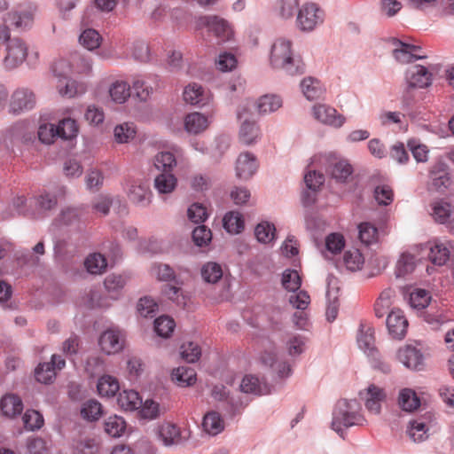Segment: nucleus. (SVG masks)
<instances>
[{
  "label": "nucleus",
  "instance_id": "obj_33",
  "mask_svg": "<svg viewBox=\"0 0 454 454\" xmlns=\"http://www.w3.org/2000/svg\"><path fill=\"white\" fill-rule=\"evenodd\" d=\"M155 190L160 194H169L177 186V178L174 173H159L153 180Z\"/></svg>",
  "mask_w": 454,
  "mask_h": 454
},
{
  "label": "nucleus",
  "instance_id": "obj_15",
  "mask_svg": "<svg viewBox=\"0 0 454 454\" xmlns=\"http://www.w3.org/2000/svg\"><path fill=\"white\" fill-rule=\"evenodd\" d=\"M405 80L410 88H427L432 84V73L424 66L413 65L407 68Z\"/></svg>",
  "mask_w": 454,
  "mask_h": 454
},
{
  "label": "nucleus",
  "instance_id": "obj_60",
  "mask_svg": "<svg viewBox=\"0 0 454 454\" xmlns=\"http://www.w3.org/2000/svg\"><path fill=\"white\" fill-rule=\"evenodd\" d=\"M37 136L43 144L51 145L59 137L58 126L52 123H42L38 128Z\"/></svg>",
  "mask_w": 454,
  "mask_h": 454
},
{
  "label": "nucleus",
  "instance_id": "obj_24",
  "mask_svg": "<svg viewBox=\"0 0 454 454\" xmlns=\"http://www.w3.org/2000/svg\"><path fill=\"white\" fill-rule=\"evenodd\" d=\"M184 100L192 106H203L209 100V93L198 83L188 84L183 93Z\"/></svg>",
  "mask_w": 454,
  "mask_h": 454
},
{
  "label": "nucleus",
  "instance_id": "obj_49",
  "mask_svg": "<svg viewBox=\"0 0 454 454\" xmlns=\"http://www.w3.org/2000/svg\"><path fill=\"white\" fill-rule=\"evenodd\" d=\"M59 137L68 140L77 137L79 127L74 119L64 118L58 124Z\"/></svg>",
  "mask_w": 454,
  "mask_h": 454
},
{
  "label": "nucleus",
  "instance_id": "obj_1",
  "mask_svg": "<svg viewBox=\"0 0 454 454\" xmlns=\"http://www.w3.org/2000/svg\"><path fill=\"white\" fill-rule=\"evenodd\" d=\"M368 424L362 411L360 403L356 399L339 400L333 411L331 428L341 438L352 427H364Z\"/></svg>",
  "mask_w": 454,
  "mask_h": 454
},
{
  "label": "nucleus",
  "instance_id": "obj_52",
  "mask_svg": "<svg viewBox=\"0 0 454 454\" xmlns=\"http://www.w3.org/2000/svg\"><path fill=\"white\" fill-rule=\"evenodd\" d=\"M136 127L133 123L124 122L117 125L114 130V139L117 143H128L135 137Z\"/></svg>",
  "mask_w": 454,
  "mask_h": 454
},
{
  "label": "nucleus",
  "instance_id": "obj_8",
  "mask_svg": "<svg viewBox=\"0 0 454 454\" xmlns=\"http://www.w3.org/2000/svg\"><path fill=\"white\" fill-rule=\"evenodd\" d=\"M396 359L407 369L423 371L426 367V356L422 350L412 345L400 348L396 352Z\"/></svg>",
  "mask_w": 454,
  "mask_h": 454
},
{
  "label": "nucleus",
  "instance_id": "obj_30",
  "mask_svg": "<svg viewBox=\"0 0 454 454\" xmlns=\"http://www.w3.org/2000/svg\"><path fill=\"white\" fill-rule=\"evenodd\" d=\"M176 165V158L169 151L159 152L153 157V167L159 173H173Z\"/></svg>",
  "mask_w": 454,
  "mask_h": 454
},
{
  "label": "nucleus",
  "instance_id": "obj_61",
  "mask_svg": "<svg viewBox=\"0 0 454 454\" xmlns=\"http://www.w3.org/2000/svg\"><path fill=\"white\" fill-rule=\"evenodd\" d=\"M81 414L83 419L94 421L100 418L102 414V406L96 400H89L83 403L81 410Z\"/></svg>",
  "mask_w": 454,
  "mask_h": 454
},
{
  "label": "nucleus",
  "instance_id": "obj_5",
  "mask_svg": "<svg viewBox=\"0 0 454 454\" xmlns=\"http://www.w3.org/2000/svg\"><path fill=\"white\" fill-rule=\"evenodd\" d=\"M249 104L240 106L238 111V117L243 121L239 128V141L245 145H253L261 139V129L255 121L247 120V111Z\"/></svg>",
  "mask_w": 454,
  "mask_h": 454
},
{
  "label": "nucleus",
  "instance_id": "obj_6",
  "mask_svg": "<svg viewBox=\"0 0 454 454\" xmlns=\"http://www.w3.org/2000/svg\"><path fill=\"white\" fill-rule=\"evenodd\" d=\"M311 115L319 123L333 129H340L346 122L345 116L327 104H315L311 107Z\"/></svg>",
  "mask_w": 454,
  "mask_h": 454
},
{
  "label": "nucleus",
  "instance_id": "obj_56",
  "mask_svg": "<svg viewBox=\"0 0 454 454\" xmlns=\"http://www.w3.org/2000/svg\"><path fill=\"white\" fill-rule=\"evenodd\" d=\"M101 36L98 31L92 28H88L82 31L80 35V43L89 51H93L99 47L101 43Z\"/></svg>",
  "mask_w": 454,
  "mask_h": 454
},
{
  "label": "nucleus",
  "instance_id": "obj_4",
  "mask_svg": "<svg viewBox=\"0 0 454 454\" xmlns=\"http://www.w3.org/2000/svg\"><path fill=\"white\" fill-rule=\"evenodd\" d=\"M157 436L165 447L173 448L184 445L190 438V432L174 423L165 421L159 425Z\"/></svg>",
  "mask_w": 454,
  "mask_h": 454
},
{
  "label": "nucleus",
  "instance_id": "obj_21",
  "mask_svg": "<svg viewBox=\"0 0 454 454\" xmlns=\"http://www.w3.org/2000/svg\"><path fill=\"white\" fill-rule=\"evenodd\" d=\"M211 121L203 114L193 112L184 119V130L190 135H199L207 129Z\"/></svg>",
  "mask_w": 454,
  "mask_h": 454
},
{
  "label": "nucleus",
  "instance_id": "obj_57",
  "mask_svg": "<svg viewBox=\"0 0 454 454\" xmlns=\"http://www.w3.org/2000/svg\"><path fill=\"white\" fill-rule=\"evenodd\" d=\"M175 326V321L168 316L159 317L154 321V331L162 338H168L173 333Z\"/></svg>",
  "mask_w": 454,
  "mask_h": 454
},
{
  "label": "nucleus",
  "instance_id": "obj_13",
  "mask_svg": "<svg viewBox=\"0 0 454 454\" xmlns=\"http://www.w3.org/2000/svg\"><path fill=\"white\" fill-rule=\"evenodd\" d=\"M259 162L256 156L250 152L241 153L235 162V175L237 178L247 181L257 172Z\"/></svg>",
  "mask_w": 454,
  "mask_h": 454
},
{
  "label": "nucleus",
  "instance_id": "obj_62",
  "mask_svg": "<svg viewBox=\"0 0 454 454\" xmlns=\"http://www.w3.org/2000/svg\"><path fill=\"white\" fill-rule=\"evenodd\" d=\"M153 274L161 281H175L177 285H183V281L176 278L174 270L168 264H156L153 267Z\"/></svg>",
  "mask_w": 454,
  "mask_h": 454
},
{
  "label": "nucleus",
  "instance_id": "obj_48",
  "mask_svg": "<svg viewBox=\"0 0 454 454\" xmlns=\"http://www.w3.org/2000/svg\"><path fill=\"white\" fill-rule=\"evenodd\" d=\"M359 239L366 246L375 244L379 240L378 229L371 223H362L358 225Z\"/></svg>",
  "mask_w": 454,
  "mask_h": 454
},
{
  "label": "nucleus",
  "instance_id": "obj_50",
  "mask_svg": "<svg viewBox=\"0 0 454 454\" xmlns=\"http://www.w3.org/2000/svg\"><path fill=\"white\" fill-rule=\"evenodd\" d=\"M343 263L347 270L356 271L362 269L364 258L358 249H350L345 252Z\"/></svg>",
  "mask_w": 454,
  "mask_h": 454
},
{
  "label": "nucleus",
  "instance_id": "obj_39",
  "mask_svg": "<svg viewBox=\"0 0 454 454\" xmlns=\"http://www.w3.org/2000/svg\"><path fill=\"white\" fill-rule=\"evenodd\" d=\"M202 427L208 434L216 435L224 429V421L218 412L212 411L204 416Z\"/></svg>",
  "mask_w": 454,
  "mask_h": 454
},
{
  "label": "nucleus",
  "instance_id": "obj_22",
  "mask_svg": "<svg viewBox=\"0 0 454 454\" xmlns=\"http://www.w3.org/2000/svg\"><path fill=\"white\" fill-rule=\"evenodd\" d=\"M386 399L385 391L375 385H370L366 389L364 405L367 411L374 415H379L381 411L382 403Z\"/></svg>",
  "mask_w": 454,
  "mask_h": 454
},
{
  "label": "nucleus",
  "instance_id": "obj_9",
  "mask_svg": "<svg viewBox=\"0 0 454 454\" xmlns=\"http://www.w3.org/2000/svg\"><path fill=\"white\" fill-rule=\"evenodd\" d=\"M434 418L432 412L427 411L419 417L411 419L407 427V434L414 442H421L428 438L433 427Z\"/></svg>",
  "mask_w": 454,
  "mask_h": 454
},
{
  "label": "nucleus",
  "instance_id": "obj_35",
  "mask_svg": "<svg viewBox=\"0 0 454 454\" xmlns=\"http://www.w3.org/2000/svg\"><path fill=\"white\" fill-rule=\"evenodd\" d=\"M0 410L4 416L12 418L21 413L23 403L19 396L6 395L0 400Z\"/></svg>",
  "mask_w": 454,
  "mask_h": 454
},
{
  "label": "nucleus",
  "instance_id": "obj_63",
  "mask_svg": "<svg viewBox=\"0 0 454 454\" xmlns=\"http://www.w3.org/2000/svg\"><path fill=\"white\" fill-rule=\"evenodd\" d=\"M35 375L37 381L49 384L56 376L55 368L51 363L40 364L35 369Z\"/></svg>",
  "mask_w": 454,
  "mask_h": 454
},
{
  "label": "nucleus",
  "instance_id": "obj_20",
  "mask_svg": "<svg viewBox=\"0 0 454 454\" xmlns=\"http://www.w3.org/2000/svg\"><path fill=\"white\" fill-rule=\"evenodd\" d=\"M128 197L135 205L145 207L152 201V192L149 186L144 183H133L127 191Z\"/></svg>",
  "mask_w": 454,
  "mask_h": 454
},
{
  "label": "nucleus",
  "instance_id": "obj_36",
  "mask_svg": "<svg viewBox=\"0 0 454 454\" xmlns=\"http://www.w3.org/2000/svg\"><path fill=\"white\" fill-rule=\"evenodd\" d=\"M56 88L59 95L69 98L82 94L85 91V87L82 83L77 82L70 77L57 81Z\"/></svg>",
  "mask_w": 454,
  "mask_h": 454
},
{
  "label": "nucleus",
  "instance_id": "obj_47",
  "mask_svg": "<svg viewBox=\"0 0 454 454\" xmlns=\"http://www.w3.org/2000/svg\"><path fill=\"white\" fill-rule=\"evenodd\" d=\"M415 265L413 255L406 253L402 254L395 265V274L396 278H403L411 274L414 270Z\"/></svg>",
  "mask_w": 454,
  "mask_h": 454
},
{
  "label": "nucleus",
  "instance_id": "obj_54",
  "mask_svg": "<svg viewBox=\"0 0 454 454\" xmlns=\"http://www.w3.org/2000/svg\"><path fill=\"white\" fill-rule=\"evenodd\" d=\"M131 88L136 98L142 102L149 99L153 92V88L149 84L148 81L143 78L134 79Z\"/></svg>",
  "mask_w": 454,
  "mask_h": 454
},
{
  "label": "nucleus",
  "instance_id": "obj_37",
  "mask_svg": "<svg viewBox=\"0 0 454 454\" xmlns=\"http://www.w3.org/2000/svg\"><path fill=\"white\" fill-rule=\"evenodd\" d=\"M398 405L403 411L411 412L420 406V399L411 388H403L398 394Z\"/></svg>",
  "mask_w": 454,
  "mask_h": 454
},
{
  "label": "nucleus",
  "instance_id": "obj_26",
  "mask_svg": "<svg viewBox=\"0 0 454 454\" xmlns=\"http://www.w3.org/2000/svg\"><path fill=\"white\" fill-rule=\"evenodd\" d=\"M357 344L359 348L368 356H374L376 353L374 331L371 326L364 324L360 325Z\"/></svg>",
  "mask_w": 454,
  "mask_h": 454
},
{
  "label": "nucleus",
  "instance_id": "obj_55",
  "mask_svg": "<svg viewBox=\"0 0 454 454\" xmlns=\"http://www.w3.org/2000/svg\"><path fill=\"white\" fill-rule=\"evenodd\" d=\"M33 14L30 12H24L21 13L9 12L4 18V21H9L17 28L25 29L30 27L33 23Z\"/></svg>",
  "mask_w": 454,
  "mask_h": 454
},
{
  "label": "nucleus",
  "instance_id": "obj_14",
  "mask_svg": "<svg viewBox=\"0 0 454 454\" xmlns=\"http://www.w3.org/2000/svg\"><path fill=\"white\" fill-rule=\"evenodd\" d=\"M393 57L400 64H409L426 58L425 55L419 54L420 51L419 46L405 43L396 39L393 41Z\"/></svg>",
  "mask_w": 454,
  "mask_h": 454
},
{
  "label": "nucleus",
  "instance_id": "obj_32",
  "mask_svg": "<svg viewBox=\"0 0 454 454\" xmlns=\"http://www.w3.org/2000/svg\"><path fill=\"white\" fill-rule=\"evenodd\" d=\"M172 380L180 387L193 386L197 381V374L192 368L180 366L172 371Z\"/></svg>",
  "mask_w": 454,
  "mask_h": 454
},
{
  "label": "nucleus",
  "instance_id": "obj_23",
  "mask_svg": "<svg viewBox=\"0 0 454 454\" xmlns=\"http://www.w3.org/2000/svg\"><path fill=\"white\" fill-rule=\"evenodd\" d=\"M30 206L33 207V211L35 212L34 218H40L44 213L57 206V199L55 195L43 192L30 200Z\"/></svg>",
  "mask_w": 454,
  "mask_h": 454
},
{
  "label": "nucleus",
  "instance_id": "obj_53",
  "mask_svg": "<svg viewBox=\"0 0 454 454\" xmlns=\"http://www.w3.org/2000/svg\"><path fill=\"white\" fill-rule=\"evenodd\" d=\"M281 283L286 291L295 293L301 287V279L297 270L286 269L282 274Z\"/></svg>",
  "mask_w": 454,
  "mask_h": 454
},
{
  "label": "nucleus",
  "instance_id": "obj_38",
  "mask_svg": "<svg viewBox=\"0 0 454 454\" xmlns=\"http://www.w3.org/2000/svg\"><path fill=\"white\" fill-rule=\"evenodd\" d=\"M254 236L261 244H270L276 238V227L274 223L269 221H262L254 228Z\"/></svg>",
  "mask_w": 454,
  "mask_h": 454
},
{
  "label": "nucleus",
  "instance_id": "obj_40",
  "mask_svg": "<svg viewBox=\"0 0 454 454\" xmlns=\"http://www.w3.org/2000/svg\"><path fill=\"white\" fill-rule=\"evenodd\" d=\"M223 228L231 234H239L245 228L243 215L238 211H230L223 219Z\"/></svg>",
  "mask_w": 454,
  "mask_h": 454
},
{
  "label": "nucleus",
  "instance_id": "obj_10",
  "mask_svg": "<svg viewBox=\"0 0 454 454\" xmlns=\"http://www.w3.org/2000/svg\"><path fill=\"white\" fill-rule=\"evenodd\" d=\"M98 345L106 355L117 354L124 348L125 334L118 328L106 329L100 334Z\"/></svg>",
  "mask_w": 454,
  "mask_h": 454
},
{
  "label": "nucleus",
  "instance_id": "obj_2",
  "mask_svg": "<svg viewBox=\"0 0 454 454\" xmlns=\"http://www.w3.org/2000/svg\"><path fill=\"white\" fill-rule=\"evenodd\" d=\"M27 59L29 66H35L38 62L39 53L35 50L29 51L27 43L19 37L7 40L5 44V56L3 60L4 67L12 70L20 67Z\"/></svg>",
  "mask_w": 454,
  "mask_h": 454
},
{
  "label": "nucleus",
  "instance_id": "obj_42",
  "mask_svg": "<svg viewBox=\"0 0 454 454\" xmlns=\"http://www.w3.org/2000/svg\"><path fill=\"white\" fill-rule=\"evenodd\" d=\"M97 388L101 396L113 397L119 391L120 384L116 378L104 375L98 379Z\"/></svg>",
  "mask_w": 454,
  "mask_h": 454
},
{
  "label": "nucleus",
  "instance_id": "obj_7",
  "mask_svg": "<svg viewBox=\"0 0 454 454\" xmlns=\"http://www.w3.org/2000/svg\"><path fill=\"white\" fill-rule=\"evenodd\" d=\"M200 25L206 27L217 39L218 43H225L232 39L233 29L230 23L216 15H207L200 19Z\"/></svg>",
  "mask_w": 454,
  "mask_h": 454
},
{
  "label": "nucleus",
  "instance_id": "obj_16",
  "mask_svg": "<svg viewBox=\"0 0 454 454\" xmlns=\"http://www.w3.org/2000/svg\"><path fill=\"white\" fill-rule=\"evenodd\" d=\"M389 334L395 339H403L407 332L408 321L400 309H392L386 320Z\"/></svg>",
  "mask_w": 454,
  "mask_h": 454
},
{
  "label": "nucleus",
  "instance_id": "obj_12",
  "mask_svg": "<svg viewBox=\"0 0 454 454\" xmlns=\"http://www.w3.org/2000/svg\"><path fill=\"white\" fill-rule=\"evenodd\" d=\"M293 42L285 37L277 38L271 44L269 53L270 67L275 70L294 54Z\"/></svg>",
  "mask_w": 454,
  "mask_h": 454
},
{
  "label": "nucleus",
  "instance_id": "obj_3",
  "mask_svg": "<svg viewBox=\"0 0 454 454\" xmlns=\"http://www.w3.org/2000/svg\"><path fill=\"white\" fill-rule=\"evenodd\" d=\"M325 20V10L318 4L306 2L298 10L295 25L300 31L310 33L322 26Z\"/></svg>",
  "mask_w": 454,
  "mask_h": 454
},
{
  "label": "nucleus",
  "instance_id": "obj_11",
  "mask_svg": "<svg viewBox=\"0 0 454 454\" xmlns=\"http://www.w3.org/2000/svg\"><path fill=\"white\" fill-rule=\"evenodd\" d=\"M36 104V97L33 90L28 88L16 89L10 98L9 112L13 114H20L23 112L32 110Z\"/></svg>",
  "mask_w": 454,
  "mask_h": 454
},
{
  "label": "nucleus",
  "instance_id": "obj_58",
  "mask_svg": "<svg viewBox=\"0 0 454 454\" xmlns=\"http://www.w3.org/2000/svg\"><path fill=\"white\" fill-rule=\"evenodd\" d=\"M126 428V423L121 417L111 416L105 422V431L112 437H120Z\"/></svg>",
  "mask_w": 454,
  "mask_h": 454
},
{
  "label": "nucleus",
  "instance_id": "obj_18",
  "mask_svg": "<svg viewBox=\"0 0 454 454\" xmlns=\"http://www.w3.org/2000/svg\"><path fill=\"white\" fill-rule=\"evenodd\" d=\"M239 390L242 393L262 395L270 393L267 382L254 374H246L240 383Z\"/></svg>",
  "mask_w": 454,
  "mask_h": 454
},
{
  "label": "nucleus",
  "instance_id": "obj_31",
  "mask_svg": "<svg viewBox=\"0 0 454 454\" xmlns=\"http://www.w3.org/2000/svg\"><path fill=\"white\" fill-rule=\"evenodd\" d=\"M300 7V0H277L274 12L280 20H290L297 14Z\"/></svg>",
  "mask_w": 454,
  "mask_h": 454
},
{
  "label": "nucleus",
  "instance_id": "obj_64",
  "mask_svg": "<svg viewBox=\"0 0 454 454\" xmlns=\"http://www.w3.org/2000/svg\"><path fill=\"white\" fill-rule=\"evenodd\" d=\"M431 301L428 292L424 289H416L410 294V304L417 309H425Z\"/></svg>",
  "mask_w": 454,
  "mask_h": 454
},
{
  "label": "nucleus",
  "instance_id": "obj_34",
  "mask_svg": "<svg viewBox=\"0 0 454 454\" xmlns=\"http://www.w3.org/2000/svg\"><path fill=\"white\" fill-rule=\"evenodd\" d=\"M127 278L122 275L110 274L104 281V286L109 296L117 300L121 296V292L126 286Z\"/></svg>",
  "mask_w": 454,
  "mask_h": 454
},
{
  "label": "nucleus",
  "instance_id": "obj_41",
  "mask_svg": "<svg viewBox=\"0 0 454 454\" xmlns=\"http://www.w3.org/2000/svg\"><path fill=\"white\" fill-rule=\"evenodd\" d=\"M119 406L125 411H135L140 408L142 399L135 390H123L117 398Z\"/></svg>",
  "mask_w": 454,
  "mask_h": 454
},
{
  "label": "nucleus",
  "instance_id": "obj_46",
  "mask_svg": "<svg viewBox=\"0 0 454 454\" xmlns=\"http://www.w3.org/2000/svg\"><path fill=\"white\" fill-rule=\"evenodd\" d=\"M200 273L205 282L215 284L223 277V269L217 262H207L201 267Z\"/></svg>",
  "mask_w": 454,
  "mask_h": 454
},
{
  "label": "nucleus",
  "instance_id": "obj_28",
  "mask_svg": "<svg viewBox=\"0 0 454 454\" xmlns=\"http://www.w3.org/2000/svg\"><path fill=\"white\" fill-rule=\"evenodd\" d=\"M427 246L430 251L428 254L430 261L435 265H444L450 257L449 244L434 240L428 242Z\"/></svg>",
  "mask_w": 454,
  "mask_h": 454
},
{
  "label": "nucleus",
  "instance_id": "obj_17",
  "mask_svg": "<svg viewBox=\"0 0 454 454\" xmlns=\"http://www.w3.org/2000/svg\"><path fill=\"white\" fill-rule=\"evenodd\" d=\"M328 162L327 172L337 182H346L353 173V168L347 160L330 155Z\"/></svg>",
  "mask_w": 454,
  "mask_h": 454
},
{
  "label": "nucleus",
  "instance_id": "obj_27",
  "mask_svg": "<svg viewBox=\"0 0 454 454\" xmlns=\"http://www.w3.org/2000/svg\"><path fill=\"white\" fill-rule=\"evenodd\" d=\"M275 71L280 72L286 76L295 77L305 74L306 65L301 57L294 53L277 69H275Z\"/></svg>",
  "mask_w": 454,
  "mask_h": 454
},
{
  "label": "nucleus",
  "instance_id": "obj_51",
  "mask_svg": "<svg viewBox=\"0 0 454 454\" xmlns=\"http://www.w3.org/2000/svg\"><path fill=\"white\" fill-rule=\"evenodd\" d=\"M433 218L435 222L445 223L451 215V206L444 200H437L432 204Z\"/></svg>",
  "mask_w": 454,
  "mask_h": 454
},
{
  "label": "nucleus",
  "instance_id": "obj_59",
  "mask_svg": "<svg viewBox=\"0 0 454 454\" xmlns=\"http://www.w3.org/2000/svg\"><path fill=\"white\" fill-rule=\"evenodd\" d=\"M180 354L187 363H195L201 356V348L195 342L186 341L180 347Z\"/></svg>",
  "mask_w": 454,
  "mask_h": 454
},
{
  "label": "nucleus",
  "instance_id": "obj_19",
  "mask_svg": "<svg viewBox=\"0 0 454 454\" xmlns=\"http://www.w3.org/2000/svg\"><path fill=\"white\" fill-rule=\"evenodd\" d=\"M300 89L303 97L309 101H316L324 98L325 88L317 78L304 77L300 82Z\"/></svg>",
  "mask_w": 454,
  "mask_h": 454
},
{
  "label": "nucleus",
  "instance_id": "obj_45",
  "mask_svg": "<svg viewBox=\"0 0 454 454\" xmlns=\"http://www.w3.org/2000/svg\"><path fill=\"white\" fill-rule=\"evenodd\" d=\"M87 271L90 274H102L107 267L106 259L99 253H93L88 255L84 262Z\"/></svg>",
  "mask_w": 454,
  "mask_h": 454
},
{
  "label": "nucleus",
  "instance_id": "obj_43",
  "mask_svg": "<svg viewBox=\"0 0 454 454\" xmlns=\"http://www.w3.org/2000/svg\"><path fill=\"white\" fill-rule=\"evenodd\" d=\"M394 296L395 291L391 288L385 289L381 292L374 306V311L377 317L381 318L386 314L388 315Z\"/></svg>",
  "mask_w": 454,
  "mask_h": 454
},
{
  "label": "nucleus",
  "instance_id": "obj_44",
  "mask_svg": "<svg viewBox=\"0 0 454 454\" xmlns=\"http://www.w3.org/2000/svg\"><path fill=\"white\" fill-rule=\"evenodd\" d=\"M112 100L117 104H123L130 97V85L124 81H116L109 87Z\"/></svg>",
  "mask_w": 454,
  "mask_h": 454
},
{
  "label": "nucleus",
  "instance_id": "obj_25",
  "mask_svg": "<svg viewBox=\"0 0 454 454\" xmlns=\"http://www.w3.org/2000/svg\"><path fill=\"white\" fill-rule=\"evenodd\" d=\"M282 106V98L276 94H265L254 102V106L260 115L271 114L280 109Z\"/></svg>",
  "mask_w": 454,
  "mask_h": 454
},
{
  "label": "nucleus",
  "instance_id": "obj_29",
  "mask_svg": "<svg viewBox=\"0 0 454 454\" xmlns=\"http://www.w3.org/2000/svg\"><path fill=\"white\" fill-rule=\"evenodd\" d=\"M72 450L74 454H98L99 442L94 437L81 435L74 439Z\"/></svg>",
  "mask_w": 454,
  "mask_h": 454
}]
</instances>
